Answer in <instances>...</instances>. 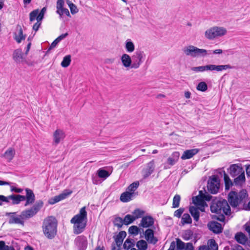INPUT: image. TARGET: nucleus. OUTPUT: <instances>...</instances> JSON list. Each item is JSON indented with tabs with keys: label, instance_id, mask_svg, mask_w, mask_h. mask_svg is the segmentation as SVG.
<instances>
[{
	"label": "nucleus",
	"instance_id": "1",
	"mask_svg": "<svg viewBox=\"0 0 250 250\" xmlns=\"http://www.w3.org/2000/svg\"><path fill=\"white\" fill-rule=\"evenodd\" d=\"M210 210L212 212L220 215L217 218L220 221L223 222L225 217L224 214L230 215L231 209L228 201L225 199L214 200L210 206Z\"/></svg>",
	"mask_w": 250,
	"mask_h": 250
},
{
	"label": "nucleus",
	"instance_id": "2",
	"mask_svg": "<svg viewBox=\"0 0 250 250\" xmlns=\"http://www.w3.org/2000/svg\"><path fill=\"white\" fill-rule=\"evenodd\" d=\"M87 212L85 207L82 208L79 213L75 215L70 220V222L74 224L73 232L75 234H79L83 232L86 225Z\"/></svg>",
	"mask_w": 250,
	"mask_h": 250
},
{
	"label": "nucleus",
	"instance_id": "3",
	"mask_svg": "<svg viewBox=\"0 0 250 250\" xmlns=\"http://www.w3.org/2000/svg\"><path fill=\"white\" fill-rule=\"evenodd\" d=\"M248 195L246 190H242L239 193L231 191L228 195V201L233 208H237L240 206L244 207L247 202Z\"/></svg>",
	"mask_w": 250,
	"mask_h": 250
},
{
	"label": "nucleus",
	"instance_id": "4",
	"mask_svg": "<svg viewBox=\"0 0 250 250\" xmlns=\"http://www.w3.org/2000/svg\"><path fill=\"white\" fill-rule=\"evenodd\" d=\"M57 224L56 219L53 216H49L44 220L42 230L47 238L52 239L54 238L57 233Z\"/></svg>",
	"mask_w": 250,
	"mask_h": 250
},
{
	"label": "nucleus",
	"instance_id": "5",
	"mask_svg": "<svg viewBox=\"0 0 250 250\" xmlns=\"http://www.w3.org/2000/svg\"><path fill=\"white\" fill-rule=\"evenodd\" d=\"M227 33V29L223 27L213 26L205 31V37L209 40H213L225 35Z\"/></svg>",
	"mask_w": 250,
	"mask_h": 250
},
{
	"label": "nucleus",
	"instance_id": "6",
	"mask_svg": "<svg viewBox=\"0 0 250 250\" xmlns=\"http://www.w3.org/2000/svg\"><path fill=\"white\" fill-rule=\"evenodd\" d=\"M183 52L187 55L195 58L197 57H205L208 55V51L200 49L193 45H188L183 49Z\"/></svg>",
	"mask_w": 250,
	"mask_h": 250
},
{
	"label": "nucleus",
	"instance_id": "7",
	"mask_svg": "<svg viewBox=\"0 0 250 250\" xmlns=\"http://www.w3.org/2000/svg\"><path fill=\"white\" fill-rule=\"evenodd\" d=\"M146 57V54L143 51L137 49L131 56L132 62V68H138L145 60Z\"/></svg>",
	"mask_w": 250,
	"mask_h": 250
},
{
	"label": "nucleus",
	"instance_id": "8",
	"mask_svg": "<svg viewBox=\"0 0 250 250\" xmlns=\"http://www.w3.org/2000/svg\"><path fill=\"white\" fill-rule=\"evenodd\" d=\"M219 180L215 175L212 176L208 180V189L211 194L217 193L219 189Z\"/></svg>",
	"mask_w": 250,
	"mask_h": 250
},
{
	"label": "nucleus",
	"instance_id": "9",
	"mask_svg": "<svg viewBox=\"0 0 250 250\" xmlns=\"http://www.w3.org/2000/svg\"><path fill=\"white\" fill-rule=\"evenodd\" d=\"M244 172L241 164H232L228 169V172L232 177H235Z\"/></svg>",
	"mask_w": 250,
	"mask_h": 250
},
{
	"label": "nucleus",
	"instance_id": "10",
	"mask_svg": "<svg viewBox=\"0 0 250 250\" xmlns=\"http://www.w3.org/2000/svg\"><path fill=\"white\" fill-rule=\"evenodd\" d=\"M74 243L78 250H85L87 246L86 237L83 235L78 236L75 238Z\"/></svg>",
	"mask_w": 250,
	"mask_h": 250
},
{
	"label": "nucleus",
	"instance_id": "11",
	"mask_svg": "<svg viewBox=\"0 0 250 250\" xmlns=\"http://www.w3.org/2000/svg\"><path fill=\"white\" fill-rule=\"evenodd\" d=\"M65 137L64 131L61 129H57L53 133V144L55 145H58L62 141Z\"/></svg>",
	"mask_w": 250,
	"mask_h": 250
},
{
	"label": "nucleus",
	"instance_id": "12",
	"mask_svg": "<svg viewBox=\"0 0 250 250\" xmlns=\"http://www.w3.org/2000/svg\"><path fill=\"white\" fill-rule=\"evenodd\" d=\"M6 215H10V217L8 220V223L9 224H21L22 225H23V219L21 217V215L19 216H16V212H10L7 213Z\"/></svg>",
	"mask_w": 250,
	"mask_h": 250
},
{
	"label": "nucleus",
	"instance_id": "13",
	"mask_svg": "<svg viewBox=\"0 0 250 250\" xmlns=\"http://www.w3.org/2000/svg\"><path fill=\"white\" fill-rule=\"evenodd\" d=\"M208 227L210 230L216 234L222 232L223 230L221 224L216 221L209 222Z\"/></svg>",
	"mask_w": 250,
	"mask_h": 250
},
{
	"label": "nucleus",
	"instance_id": "14",
	"mask_svg": "<svg viewBox=\"0 0 250 250\" xmlns=\"http://www.w3.org/2000/svg\"><path fill=\"white\" fill-rule=\"evenodd\" d=\"M234 67L229 64L225 65H214L208 64V71H216L218 72L222 71L224 70L227 69H232Z\"/></svg>",
	"mask_w": 250,
	"mask_h": 250
},
{
	"label": "nucleus",
	"instance_id": "15",
	"mask_svg": "<svg viewBox=\"0 0 250 250\" xmlns=\"http://www.w3.org/2000/svg\"><path fill=\"white\" fill-rule=\"evenodd\" d=\"M145 237L146 241L150 244H155L158 239L154 236V231L150 229H147L145 232Z\"/></svg>",
	"mask_w": 250,
	"mask_h": 250
},
{
	"label": "nucleus",
	"instance_id": "16",
	"mask_svg": "<svg viewBox=\"0 0 250 250\" xmlns=\"http://www.w3.org/2000/svg\"><path fill=\"white\" fill-rule=\"evenodd\" d=\"M154 220L152 217L146 216L142 218L139 226L143 228H149L152 226L154 225Z\"/></svg>",
	"mask_w": 250,
	"mask_h": 250
},
{
	"label": "nucleus",
	"instance_id": "17",
	"mask_svg": "<svg viewBox=\"0 0 250 250\" xmlns=\"http://www.w3.org/2000/svg\"><path fill=\"white\" fill-rule=\"evenodd\" d=\"M26 196L25 200L26 203L25 204V206H27L29 205L32 204L35 200V195L33 193V191L29 188H26Z\"/></svg>",
	"mask_w": 250,
	"mask_h": 250
},
{
	"label": "nucleus",
	"instance_id": "18",
	"mask_svg": "<svg viewBox=\"0 0 250 250\" xmlns=\"http://www.w3.org/2000/svg\"><path fill=\"white\" fill-rule=\"evenodd\" d=\"M7 198L8 203H10V200H11L12 204L13 205L19 204L21 201H23L25 200V197L24 196L20 194H12L7 196Z\"/></svg>",
	"mask_w": 250,
	"mask_h": 250
},
{
	"label": "nucleus",
	"instance_id": "19",
	"mask_svg": "<svg viewBox=\"0 0 250 250\" xmlns=\"http://www.w3.org/2000/svg\"><path fill=\"white\" fill-rule=\"evenodd\" d=\"M12 58L16 63H20L24 60V55L21 49H15L13 53Z\"/></svg>",
	"mask_w": 250,
	"mask_h": 250
},
{
	"label": "nucleus",
	"instance_id": "20",
	"mask_svg": "<svg viewBox=\"0 0 250 250\" xmlns=\"http://www.w3.org/2000/svg\"><path fill=\"white\" fill-rule=\"evenodd\" d=\"M121 62L125 68H132V62L131 57L128 54H124L122 55L121 58Z\"/></svg>",
	"mask_w": 250,
	"mask_h": 250
},
{
	"label": "nucleus",
	"instance_id": "21",
	"mask_svg": "<svg viewBox=\"0 0 250 250\" xmlns=\"http://www.w3.org/2000/svg\"><path fill=\"white\" fill-rule=\"evenodd\" d=\"M199 151V149L197 148H193L191 149L186 150L184 151L183 155L181 156L182 160L189 159L193 157L195 155L197 154Z\"/></svg>",
	"mask_w": 250,
	"mask_h": 250
},
{
	"label": "nucleus",
	"instance_id": "22",
	"mask_svg": "<svg viewBox=\"0 0 250 250\" xmlns=\"http://www.w3.org/2000/svg\"><path fill=\"white\" fill-rule=\"evenodd\" d=\"M17 32L14 33V38L18 43H20L22 40L25 39V35L23 34L22 29L21 26L18 25L17 27Z\"/></svg>",
	"mask_w": 250,
	"mask_h": 250
},
{
	"label": "nucleus",
	"instance_id": "23",
	"mask_svg": "<svg viewBox=\"0 0 250 250\" xmlns=\"http://www.w3.org/2000/svg\"><path fill=\"white\" fill-rule=\"evenodd\" d=\"M202 194V190L199 191V195L193 198V202L197 206H202V207L207 206L206 203L203 199Z\"/></svg>",
	"mask_w": 250,
	"mask_h": 250
},
{
	"label": "nucleus",
	"instance_id": "24",
	"mask_svg": "<svg viewBox=\"0 0 250 250\" xmlns=\"http://www.w3.org/2000/svg\"><path fill=\"white\" fill-rule=\"evenodd\" d=\"M126 235V233L125 231H121L118 235L113 237L116 244L118 247H120L122 245L124 239Z\"/></svg>",
	"mask_w": 250,
	"mask_h": 250
},
{
	"label": "nucleus",
	"instance_id": "25",
	"mask_svg": "<svg viewBox=\"0 0 250 250\" xmlns=\"http://www.w3.org/2000/svg\"><path fill=\"white\" fill-rule=\"evenodd\" d=\"M135 194V193H130L126 191L122 193L120 196V200L123 202H129L132 199Z\"/></svg>",
	"mask_w": 250,
	"mask_h": 250
},
{
	"label": "nucleus",
	"instance_id": "26",
	"mask_svg": "<svg viewBox=\"0 0 250 250\" xmlns=\"http://www.w3.org/2000/svg\"><path fill=\"white\" fill-rule=\"evenodd\" d=\"M15 155V150L12 147H9L3 154L2 156L8 162H10Z\"/></svg>",
	"mask_w": 250,
	"mask_h": 250
},
{
	"label": "nucleus",
	"instance_id": "27",
	"mask_svg": "<svg viewBox=\"0 0 250 250\" xmlns=\"http://www.w3.org/2000/svg\"><path fill=\"white\" fill-rule=\"evenodd\" d=\"M236 241L241 244L244 245L248 241L247 237L242 232H237L235 235Z\"/></svg>",
	"mask_w": 250,
	"mask_h": 250
},
{
	"label": "nucleus",
	"instance_id": "28",
	"mask_svg": "<svg viewBox=\"0 0 250 250\" xmlns=\"http://www.w3.org/2000/svg\"><path fill=\"white\" fill-rule=\"evenodd\" d=\"M189 210L194 220L198 221L200 216L199 208L197 207L191 206L190 207Z\"/></svg>",
	"mask_w": 250,
	"mask_h": 250
},
{
	"label": "nucleus",
	"instance_id": "29",
	"mask_svg": "<svg viewBox=\"0 0 250 250\" xmlns=\"http://www.w3.org/2000/svg\"><path fill=\"white\" fill-rule=\"evenodd\" d=\"M36 214V213L35 212V211L31 208L29 209H27L22 211L21 214V217L23 219H28L33 217Z\"/></svg>",
	"mask_w": 250,
	"mask_h": 250
},
{
	"label": "nucleus",
	"instance_id": "30",
	"mask_svg": "<svg viewBox=\"0 0 250 250\" xmlns=\"http://www.w3.org/2000/svg\"><path fill=\"white\" fill-rule=\"evenodd\" d=\"M246 178L245 172L236 176L234 179L233 183L236 186H242L245 182Z\"/></svg>",
	"mask_w": 250,
	"mask_h": 250
},
{
	"label": "nucleus",
	"instance_id": "31",
	"mask_svg": "<svg viewBox=\"0 0 250 250\" xmlns=\"http://www.w3.org/2000/svg\"><path fill=\"white\" fill-rule=\"evenodd\" d=\"M72 191L70 190H65L62 193L59 194L58 196H56L54 197L57 203L65 199L69 195L72 193Z\"/></svg>",
	"mask_w": 250,
	"mask_h": 250
},
{
	"label": "nucleus",
	"instance_id": "32",
	"mask_svg": "<svg viewBox=\"0 0 250 250\" xmlns=\"http://www.w3.org/2000/svg\"><path fill=\"white\" fill-rule=\"evenodd\" d=\"M223 175L225 184V188L226 189H229L230 187L233 185V183L225 171H223Z\"/></svg>",
	"mask_w": 250,
	"mask_h": 250
},
{
	"label": "nucleus",
	"instance_id": "33",
	"mask_svg": "<svg viewBox=\"0 0 250 250\" xmlns=\"http://www.w3.org/2000/svg\"><path fill=\"white\" fill-rule=\"evenodd\" d=\"M125 48L127 52L129 53L132 52L135 50V46L134 43L130 40H127L125 42Z\"/></svg>",
	"mask_w": 250,
	"mask_h": 250
},
{
	"label": "nucleus",
	"instance_id": "34",
	"mask_svg": "<svg viewBox=\"0 0 250 250\" xmlns=\"http://www.w3.org/2000/svg\"><path fill=\"white\" fill-rule=\"evenodd\" d=\"M97 174L100 178H104V179L107 178L110 175L109 173L107 171L101 168L98 169Z\"/></svg>",
	"mask_w": 250,
	"mask_h": 250
},
{
	"label": "nucleus",
	"instance_id": "35",
	"mask_svg": "<svg viewBox=\"0 0 250 250\" xmlns=\"http://www.w3.org/2000/svg\"><path fill=\"white\" fill-rule=\"evenodd\" d=\"M136 246L139 250H146L147 248V244L145 240H141L137 242Z\"/></svg>",
	"mask_w": 250,
	"mask_h": 250
},
{
	"label": "nucleus",
	"instance_id": "36",
	"mask_svg": "<svg viewBox=\"0 0 250 250\" xmlns=\"http://www.w3.org/2000/svg\"><path fill=\"white\" fill-rule=\"evenodd\" d=\"M134 246V241L133 239L127 238L125 242L123 247L125 250H129L132 247Z\"/></svg>",
	"mask_w": 250,
	"mask_h": 250
},
{
	"label": "nucleus",
	"instance_id": "37",
	"mask_svg": "<svg viewBox=\"0 0 250 250\" xmlns=\"http://www.w3.org/2000/svg\"><path fill=\"white\" fill-rule=\"evenodd\" d=\"M71 56L67 55L65 56L62 60V61L61 62V65L63 67H68L71 62Z\"/></svg>",
	"mask_w": 250,
	"mask_h": 250
},
{
	"label": "nucleus",
	"instance_id": "38",
	"mask_svg": "<svg viewBox=\"0 0 250 250\" xmlns=\"http://www.w3.org/2000/svg\"><path fill=\"white\" fill-rule=\"evenodd\" d=\"M43 202L42 200H39L36 202L35 204L32 207V208L37 213L42 207Z\"/></svg>",
	"mask_w": 250,
	"mask_h": 250
},
{
	"label": "nucleus",
	"instance_id": "39",
	"mask_svg": "<svg viewBox=\"0 0 250 250\" xmlns=\"http://www.w3.org/2000/svg\"><path fill=\"white\" fill-rule=\"evenodd\" d=\"M181 222L183 225L185 224H191L192 223V219L188 213H185L182 217Z\"/></svg>",
	"mask_w": 250,
	"mask_h": 250
},
{
	"label": "nucleus",
	"instance_id": "40",
	"mask_svg": "<svg viewBox=\"0 0 250 250\" xmlns=\"http://www.w3.org/2000/svg\"><path fill=\"white\" fill-rule=\"evenodd\" d=\"M139 186V183L138 181L134 182L130 184L127 188V191L130 193H134V191L136 190Z\"/></svg>",
	"mask_w": 250,
	"mask_h": 250
},
{
	"label": "nucleus",
	"instance_id": "41",
	"mask_svg": "<svg viewBox=\"0 0 250 250\" xmlns=\"http://www.w3.org/2000/svg\"><path fill=\"white\" fill-rule=\"evenodd\" d=\"M192 231L190 229H188L184 231L182 235V238L184 240L188 241L192 238Z\"/></svg>",
	"mask_w": 250,
	"mask_h": 250
},
{
	"label": "nucleus",
	"instance_id": "42",
	"mask_svg": "<svg viewBox=\"0 0 250 250\" xmlns=\"http://www.w3.org/2000/svg\"><path fill=\"white\" fill-rule=\"evenodd\" d=\"M135 220V218L131 215L127 214L125 216L124 219V223L125 225H128L132 223Z\"/></svg>",
	"mask_w": 250,
	"mask_h": 250
},
{
	"label": "nucleus",
	"instance_id": "43",
	"mask_svg": "<svg viewBox=\"0 0 250 250\" xmlns=\"http://www.w3.org/2000/svg\"><path fill=\"white\" fill-rule=\"evenodd\" d=\"M209 250H218V245L213 239H210L208 241V246Z\"/></svg>",
	"mask_w": 250,
	"mask_h": 250
},
{
	"label": "nucleus",
	"instance_id": "44",
	"mask_svg": "<svg viewBox=\"0 0 250 250\" xmlns=\"http://www.w3.org/2000/svg\"><path fill=\"white\" fill-rule=\"evenodd\" d=\"M196 88L199 91L205 92L208 89V85L205 82H201L198 83L196 87Z\"/></svg>",
	"mask_w": 250,
	"mask_h": 250
},
{
	"label": "nucleus",
	"instance_id": "45",
	"mask_svg": "<svg viewBox=\"0 0 250 250\" xmlns=\"http://www.w3.org/2000/svg\"><path fill=\"white\" fill-rule=\"evenodd\" d=\"M140 229L136 226H132L128 229V232L130 234L137 235L138 234Z\"/></svg>",
	"mask_w": 250,
	"mask_h": 250
},
{
	"label": "nucleus",
	"instance_id": "46",
	"mask_svg": "<svg viewBox=\"0 0 250 250\" xmlns=\"http://www.w3.org/2000/svg\"><path fill=\"white\" fill-rule=\"evenodd\" d=\"M180 200L181 197L179 195H175L173 199L172 207L174 208H178L179 206Z\"/></svg>",
	"mask_w": 250,
	"mask_h": 250
},
{
	"label": "nucleus",
	"instance_id": "47",
	"mask_svg": "<svg viewBox=\"0 0 250 250\" xmlns=\"http://www.w3.org/2000/svg\"><path fill=\"white\" fill-rule=\"evenodd\" d=\"M144 211L143 210H142L140 209H136L134 210V211L133 212V216L134 217V218H135V220L138 219V218H141L143 215V214H144Z\"/></svg>",
	"mask_w": 250,
	"mask_h": 250
},
{
	"label": "nucleus",
	"instance_id": "48",
	"mask_svg": "<svg viewBox=\"0 0 250 250\" xmlns=\"http://www.w3.org/2000/svg\"><path fill=\"white\" fill-rule=\"evenodd\" d=\"M39 12V9H36L32 11L29 14V19L30 21H33L37 20V17L38 15Z\"/></svg>",
	"mask_w": 250,
	"mask_h": 250
},
{
	"label": "nucleus",
	"instance_id": "49",
	"mask_svg": "<svg viewBox=\"0 0 250 250\" xmlns=\"http://www.w3.org/2000/svg\"><path fill=\"white\" fill-rule=\"evenodd\" d=\"M0 250H15L13 247L8 246L5 245L3 241H0Z\"/></svg>",
	"mask_w": 250,
	"mask_h": 250
},
{
	"label": "nucleus",
	"instance_id": "50",
	"mask_svg": "<svg viewBox=\"0 0 250 250\" xmlns=\"http://www.w3.org/2000/svg\"><path fill=\"white\" fill-rule=\"evenodd\" d=\"M191 70L195 72H204L208 71V65L193 67L191 68Z\"/></svg>",
	"mask_w": 250,
	"mask_h": 250
},
{
	"label": "nucleus",
	"instance_id": "51",
	"mask_svg": "<svg viewBox=\"0 0 250 250\" xmlns=\"http://www.w3.org/2000/svg\"><path fill=\"white\" fill-rule=\"evenodd\" d=\"M185 244L180 239H176V248L178 250H183L185 248Z\"/></svg>",
	"mask_w": 250,
	"mask_h": 250
},
{
	"label": "nucleus",
	"instance_id": "52",
	"mask_svg": "<svg viewBox=\"0 0 250 250\" xmlns=\"http://www.w3.org/2000/svg\"><path fill=\"white\" fill-rule=\"evenodd\" d=\"M46 11V7H43L40 13L39 12L38 15L37 17V21H42L44 15V13Z\"/></svg>",
	"mask_w": 250,
	"mask_h": 250
},
{
	"label": "nucleus",
	"instance_id": "53",
	"mask_svg": "<svg viewBox=\"0 0 250 250\" xmlns=\"http://www.w3.org/2000/svg\"><path fill=\"white\" fill-rule=\"evenodd\" d=\"M124 223V219L121 217H117L115 218L114 221L115 226H117L119 228L122 227Z\"/></svg>",
	"mask_w": 250,
	"mask_h": 250
},
{
	"label": "nucleus",
	"instance_id": "54",
	"mask_svg": "<svg viewBox=\"0 0 250 250\" xmlns=\"http://www.w3.org/2000/svg\"><path fill=\"white\" fill-rule=\"evenodd\" d=\"M56 12L61 17L63 14H65L66 16L69 17L70 16L69 12L67 8H63L59 11H57Z\"/></svg>",
	"mask_w": 250,
	"mask_h": 250
},
{
	"label": "nucleus",
	"instance_id": "55",
	"mask_svg": "<svg viewBox=\"0 0 250 250\" xmlns=\"http://www.w3.org/2000/svg\"><path fill=\"white\" fill-rule=\"evenodd\" d=\"M64 0H58L57 2V11H59L63 8Z\"/></svg>",
	"mask_w": 250,
	"mask_h": 250
},
{
	"label": "nucleus",
	"instance_id": "56",
	"mask_svg": "<svg viewBox=\"0 0 250 250\" xmlns=\"http://www.w3.org/2000/svg\"><path fill=\"white\" fill-rule=\"evenodd\" d=\"M184 211V208H180L179 209L175 211L174 215L175 216H176L178 218H180V217H181V216Z\"/></svg>",
	"mask_w": 250,
	"mask_h": 250
},
{
	"label": "nucleus",
	"instance_id": "57",
	"mask_svg": "<svg viewBox=\"0 0 250 250\" xmlns=\"http://www.w3.org/2000/svg\"><path fill=\"white\" fill-rule=\"evenodd\" d=\"M69 8L72 14H76L78 12V10L74 4H70V5H69Z\"/></svg>",
	"mask_w": 250,
	"mask_h": 250
},
{
	"label": "nucleus",
	"instance_id": "58",
	"mask_svg": "<svg viewBox=\"0 0 250 250\" xmlns=\"http://www.w3.org/2000/svg\"><path fill=\"white\" fill-rule=\"evenodd\" d=\"M170 157L173 159L174 160L177 162L180 157V153L178 151H175L171 154Z\"/></svg>",
	"mask_w": 250,
	"mask_h": 250
},
{
	"label": "nucleus",
	"instance_id": "59",
	"mask_svg": "<svg viewBox=\"0 0 250 250\" xmlns=\"http://www.w3.org/2000/svg\"><path fill=\"white\" fill-rule=\"evenodd\" d=\"M202 197L203 198V199L204 200V201H210L211 199V198H212V196L211 195H210L209 194H208V193L206 192L205 193H204L203 192V191H202Z\"/></svg>",
	"mask_w": 250,
	"mask_h": 250
},
{
	"label": "nucleus",
	"instance_id": "60",
	"mask_svg": "<svg viewBox=\"0 0 250 250\" xmlns=\"http://www.w3.org/2000/svg\"><path fill=\"white\" fill-rule=\"evenodd\" d=\"M42 23L41 21H37V22L34 24V25L33 26V29L35 31L37 32L39 28L40 27V26Z\"/></svg>",
	"mask_w": 250,
	"mask_h": 250
},
{
	"label": "nucleus",
	"instance_id": "61",
	"mask_svg": "<svg viewBox=\"0 0 250 250\" xmlns=\"http://www.w3.org/2000/svg\"><path fill=\"white\" fill-rule=\"evenodd\" d=\"M11 191L15 192L16 193H21L23 191V189L20 188H17L13 186H11Z\"/></svg>",
	"mask_w": 250,
	"mask_h": 250
},
{
	"label": "nucleus",
	"instance_id": "62",
	"mask_svg": "<svg viewBox=\"0 0 250 250\" xmlns=\"http://www.w3.org/2000/svg\"><path fill=\"white\" fill-rule=\"evenodd\" d=\"M3 202L8 203L7 196L0 195V206H1L2 205Z\"/></svg>",
	"mask_w": 250,
	"mask_h": 250
},
{
	"label": "nucleus",
	"instance_id": "63",
	"mask_svg": "<svg viewBox=\"0 0 250 250\" xmlns=\"http://www.w3.org/2000/svg\"><path fill=\"white\" fill-rule=\"evenodd\" d=\"M176 162L177 161L174 160V159L171 158L170 157H168L167 160V164L171 166L175 165Z\"/></svg>",
	"mask_w": 250,
	"mask_h": 250
},
{
	"label": "nucleus",
	"instance_id": "64",
	"mask_svg": "<svg viewBox=\"0 0 250 250\" xmlns=\"http://www.w3.org/2000/svg\"><path fill=\"white\" fill-rule=\"evenodd\" d=\"M185 250H194L192 244L191 243H187Z\"/></svg>",
	"mask_w": 250,
	"mask_h": 250
}]
</instances>
